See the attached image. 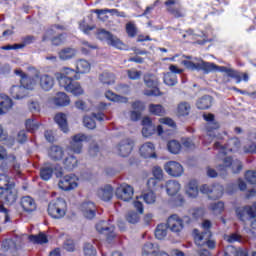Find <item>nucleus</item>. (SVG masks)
Returning <instances> with one entry per match:
<instances>
[{
    "instance_id": "37",
    "label": "nucleus",
    "mask_w": 256,
    "mask_h": 256,
    "mask_svg": "<svg viewBox=\"0 0 256 256\" xmlns=\"http://www.w3.org/2000/svg\"><path fill=\"white\" fill-rule=\"evenodd\" d=\"M148 111L150 115H154L155 117H164V115H167L165 107L161 104H149Z\"/></svg>"
},
{
    "instance_id": "62",
    "label": "nucleus",
    "mask_w": 256,
    "mask_h": 256,
    "mask_svg": "<svg viewBox=\"0 0 256 256\" xmlns=\"http://www.w3.org/2000/svg\"><path fill=\"white\" fill-rule=\"evenodd\" d=\"M245 179L248 181V183H251L252 185H256V172L255 171H247L245 173Z\"/></svg>"
},
{
    "instance_id": "17",
    "label": "nucleus",
    "mask_w": 256,
    "mask_h": 256,
    "mask_svg": "<svg viewBox=\"0 0 256 256\" xmlns=\"http://www.w3.org/2000/svg\"><path fill=\"white\" fill-rule=\"evenodd\" d=\"M134 147L135 142L132 139L127 138L122 140L117 146L118 155L120 157H129Z\"/></svg>"
},
{
    "instance_id": "2",
    "label": "nucleus",
    "mask_w": 256,
    "mask_h": 256,
    "mask_svg": "<svg viewBox=\"0 0 256 256\" xmlns=\"http://www.w3.org/2000/svg\"><path fill=\"white\" fill-rule=\"evenodd\" d=\"M79 79H81L79 72L69 67H64L62 72L57 74V81L60 87H63L67 93H71L74 97H79L85 93L81 83L77 82Z\"/></svg>"
},
{
    "instance_id": "34",
    "label": "nucleus",
    "mask_w": 256,
    "mask_h": 256,
    "mask_svg": "<svg viewBox=\"0 0 256 256\" xmlns=\"http://www.w3.org/2000/svg\"><path fill=\"white\" fill-rule=\"evenodd\" d=\"M75 55H77V50L72 47L62 48L58 52V56H59V59H61V61H69L70 59H73Z\"/></svg>"
},
{
    "instance_id": "10",
    "label": "nucleus",
    "mask_w": 256,
    "mask_h": 256,
    "mask_svg": "<svg viewBox=\"0 0 256 256\" xmlns=\"http://www.w3.org/2000/svg\"><path fill=\"white\" fill-rule=\"evenodd\" d=\"M115 195L121 201H131L135 195V189L129 184H122L116 188Z\"/></svg>"
},
{
    "instance_id": "52",
    "label": "nucleus",
    "mask_w": 256,
    "mask_h": 256,
    "mask_svg": "<svg viewBox=\"0 0 256 256\" xmlns=\"http://www.w3.org/2000/svg\"><path fill=\"white\" fill-rule=\"evenodd\" d=\"M209 209L214 213V215H219L220 213H223L225 204H223V202H215L210 204Z\"/></svg>"
},
{
    "instance_id": "47",
    "label": "nucleus",
    "mask_w": 256,
    "mask_h": 256,
    "mask_svg": "<svg viewBox=\"0 0 256 256\" xmlns=\"http://www.w3.org/2000/svg\"><path fill=\"white\" fill-rule=\"evenodd\" d=\"M66 39H67V33H60L56 36H53V37L51 36L49 41H51L54 47H59L63 45V43H65Z\"/></svg>"
},
{
    "instance_id": "7",
    "label": "nucleus",
    "mask_w": 256,
    "mask_h": 256,
    "mask_svg": "<svg viewBox=\"0 0 256 256\" xmlns=\"http://www.w3.org/2000/svg\"><path fill=\"white\" fill-rule=\"evenodd\" d=\"M58 187L62 191H72L79 187V178L75 174L64 176L58 183Z\"/></svg>"
},
{
    "instance_id": "30",
    "label": "nucleus",
    "mask_w": 256,
    "mask_h": 256,
    "mask_svg": "<svg viewBox=\"0 0 256 256\" xmlns=\"http://www.w3.org/2000/svg\"><path fill=\"white\" fill-rule=\"evenodd\" d=\"M211 105H213V97H211L210 95H204L196 102V107L200 111H206L207 109H211Z\"/></svg>"
},
{
    "instance_id": "59",
    "label": "nucleus",
    "mask_w": 256,
    "mask_h": 256,
    "mask_svg": "<svg viewBox=\"0 0 256 256\" xmlns=\"http://www.w3.org/2000/svg\"><path fill=\"white\" fill-rule=\"evenodd\" d=\"M126 220L128 221V223H139V214H137V212H128V214L126 215Z\"/></svg>"
},
{
    "instance_id": "35",
    "label": "nucleus",
    "mask_w": 256,
    "mask_h": 256,
    "mask_svg": "<svg viewBox=\"0 0 256 256\" xmlns=\"http://www.w3.org/2000/svg\"><path fill=\"white\" fill-rule=\"evenodd\" d=\"M186 195L190 199H196L199 196V184L197 181L192 180L186 186Z\"/></svg>"
},
{
    "instance_id": "26",
    "label": "nucleus",
    "mask_w": 256,
    "mask_h": 256,
    "mask_svg": "<svg viewBox=\"0 0 256 256\" xmlns=\"http://www.w3.org/2000/svg\"><path fill=\"white\" fill-rule=\"evenodd\" d=\"M13 109V100L5 94H0V115H5Z\"/></svg>"
},
{
    "instance_id": "45",
    "label": "nucleus",
    "mask_w": 256,
    "mask_h": 256,
    "mask_svg": "<svg viewBox=\"0 0 256 256\" xmlns=\"http://www.w3.org/2000/svg\"><path fill=\"white\" fill-rule=\"evenodd\" d=\"M167 148L170 153L173 155H179L181 152L182 145L177 140H170L167 143Z\"/></svg>"
},
{
    "instance_id": "8",
    "label": "nucleus",
    "mask_w": 256,
    "mask_h": 256,
    "mask_svg": "<svg viewBox=\"0 0 256 256\" xmlns=\"http://www.w3.org/2000/svg\"><path fill=\"white\" fill-rule=\"evenodd\" d=\"M200 191L208 195L210 199H220V197H223V186L221 184H214L212 186L204 184L200 187Z\"/></svg>"
},
{
    "instance_id": "23",
    "label": "nucleus",
    "mask_w": 256,
    "mask_h": 256,
    "mask_svg": "<svg viewBox=\"0 0 256 256\" xmlns=\"http://www.w3.org/2000/svg\"><path fill=\"white\" fill-rule=\"evenodd\" d=\"M19 205L24 213H33L37 209V203L31 196H24L20 199Z\"/></svg>"
},
{
    "instance_id": "38",
    "label": "nucleus",
    "mask_w": 256,
    "mask_h": 256,
    "mask_svg": "<svg viewBox=\"0 0 256 256\" xmlns=\"http://www.w3.org/2000/svg\"><path fill=\"white\" fill-rule=\"evenodd\" d=\"M54 103L57 107H67L71 103V99L65 92H58L54 98Z\"/></svg>"
},
{
    "instance_id": "55",
    "label": "nucleus",
    "mask_w": 256,
    "mask_h": 256,
    "mask_svg": "<svg viewBox=\"0 0 256 256\" xmlns=\"http://www.w3.org/2000/svg\"><path fill=\"white\" fill-rule=\"evenodd\" d=\"M11 184H13V182L10 181L9 176L6 174H0V189H2V191L7 189Z\"/></svg>"
},
{
    "instance_id": "57",
    "label": "nucleus",
    "mask_w": 256,
    "mask_h": 256,
    "mask_svg": "<svg viewBox=\"0 0 256 256\" xmlns=\"http://www.w3.org/2000/svg\"><path fill=\"white\" fill-rule=\"evenodd\" d=\"M84 255L85 256H97V250L90 243L84 245Z\"/></svg>"
},
{
    "instance_id": "14",
    "label": "nucleus",
    "mask_w": 256,
    "mask_h": 256,
    "mask_svg": "<svg viewBox=\"0 0 256 256\" xmlns=\"http://www.w3.org/2000/svg\"><path fill=\"white\" fill-rule=\"evenodd\" d=\"M14 73L20 77V85L24 87L26 91L32 90L35 87V80L33 77L27 75L23 70L15 69Z\"/></svg>"
},
{
    "instance_id": "61",
    "label": "nucleus",
    "mask_w": 256,
    "mask_h": 256,
    "mask_svg": "<svg viewBox=\"0 0 256 256\" xmlns=\"http://www.w3.org/2000/svg\"><path fill=\"white\" fill-rule=\"evenodd\" d=\"M221 125L217 121H213L206 124V131L207 133H212V131H217V129H220Z\"/></svg>"
},
{
    "instance_id": "5",
    "label": "nucleus",
    "mask_w": 256,
    "mask_h": 256,
    "mask_svg": "<svg viewBox=\"0 0 256 256\" xmlns=\"http://www.w3.org/2000/svg\"><path fill=\"white\" fill-rule=\"evenodd\" d=\"M67 213V202L64 199H57L49 203L48 214L52 219H63Z\"/></svg>"
},
{
    "instance_id": "27",
    "label": "nucleus",
    "mask_w": 256,
    "mask_h": 256,
    "mask_svg": "<svg viewBox=\"0 0 256 256\" xmlns=\"http://www.w3.org/2000/svg\"><path fill=\"white\" fill-rule=\"evenodd\" d=\"M48 155L52 161H61L65 156V151L58 145H53L48 149Z\"/></svg>"
},
{
    "instance_id": "31",
    "label": "nucleus",
    "mask_w": 256,
    "mask_h": 256,
    "mask_svg": "<svg viewBox=\"0 0 256 256\" xmlns=\"http://www.w3.org/2000/svg\"><path fill=\"white\" fill-rule=\"evenodd\" d=\"M55 123L59 126V129L63 131V133H69V124L67 123V115L64 113H58L54 117Z\"/></svg>"
},
{
    "instance_id": "43",
    "label": "nucleus",
    "mask_w": 256,
    "mask_h": 256,
    "mask_svg": "<svg viewBox=\"0 0 256 256\" xmlns=\"http://www.w3.org/2000/svg\"><path fill=\"white\" fill-rule=\"evenodd\" d=\"M55 175V165L53 166H44L40 170V177L43 181H49Z\"/></svg>"
},
{
    "instance_id": "40",
    "label": "nucleus",
    "mask_w": 256,
    "mask_h": 256,
    "mask_svg": "<svg viewBox=\"0 0 256 256\" xmlns=\"http://www.w3.org/2000/svg\"><path fill=\"white\" fill-rule=\"evenodd\" d=\"M76 71L78 75L89 73L91 71V63L85 59H79L76 61Z\"/></svg>"
},
{
    "instance_id": "49",
    "label": "nucleus",
    "mask_w": 256,
    "mask_h": 256,
    "mask_svg": "<svg viewBox=\"0 0 256 256\" xmlns=\"http://www.w3.org/2000/svg\"><path fill=\"white\" fill-rule=\"evenodd\" d=\"M126 75H127L128 79H130L131 81H137V80L141 79V75H143V72H141V70L131 68V69L126 70Z\"/></svg>"
},
{
    "instance_id": "18",
    "label": "nucleus",
    "mask_w": 256,
    "mask_h": 256,
    "mask_svg": "<svg viewBox=\"0 0 256 256\" xmlns=\"http://www.w3.org/2000/svg\"><path fill=\"white\" fill-rule=\"evenodd\" d=\"M164 169L170 177H181L184 173L183 166L177 161H168L164 165Z\"/></svg>"
},
{
    "instance_id": "39",
    "label": "nucleus",
    "mask_w": 256,
    "mask_h": 256,
    "mask_svg": "<svg viewBox=\"0 0 256 256\" xmlns=\"http://www.w3.org/2000/svg\"><path fill=\"white\" fill-rule=\"evenodd\" d=\"M58 29L59 31H66L67 27L65 25L61 24H54L51 26L50 29H48L42 36V42L45 43L46 41H49L53 35H55V30Z\"/></svg>"
},
{
    "instance_id": "13",
    "label": "nucleus",
    "mask_w": 256,
    "mask_h": 256,
    "mask_svg": "<svg viewBox=\"0 0 256 256\" xmlns=\"http://www.w3.org/2000/svg\"><path fill=\"white\" fill-rule=\"evenodd\" d=\"M96 121H109V118L105 116V114L99 112V113H92V116H85L83 118V124L87 129H95L97 127Z\"/></svg>"
},
{
    "instance_id": "4",
    "label": "nucleus",
    "mask_w": 256,
    "mask_h": 256,
    "mask_svg": "<svg viewBox=\"0 0 256 256\" xmlns=\"http://www.w3.org/2000/svg\"><path fill=\"white\" fill-rule=\"evenodd\" d=\"M215 151H218L220 157H226L227 153H239L241 149V140L238 137L232 138L226 145H221V142L214 143Z\"/></svg>"
},
{
    "instance_id": "54",
    "label": "nucleus",
    "mask_w": 256,
    "mask_h": 256,
    "mask_svg": "<svg viewBox=\"0 0 256 256\" xmlns=\"http://www.w3.org/2000/svg\"><path fill=\"white\" fill-rule=\"evenodd\" d=\"M164 83L166 85H169L170 87H173V85H177V75L168 72L164 76Z\"/></svg>"
},
{
    "instance_id": "33",
    "label": "nucleus",
    "mask_w": 256,
    "mask_h": 256,
    "mask_svg": "<svg viewBox=\"0 0 256 256\" xmlns=\"http://www.w3.org/2000/svg\"><path fill=\"white\" fill-rule=\"evenodd\" d=\"M97 196L102 201H111L113 197V187L111 185H106L97 191Z\"/></svg>"
},
{
    "instance_id": "28",
    "label": "nucleus",
    "mask_w": 256,
    "mask_h": 256,
    "mask_svg": "<svg viewBox=\"0 0 256 256\" xmlns=\"http://www.w3.org/2000/svg\"><path fill=\"white\" fill-rule=\"evenodd\" d=\"M80 209L86 219H93L95 217V211H97L93 202H84Z\"/></svg>"
},
{
    "instance_id": "20",
    "label": "nucleus",
    "mask_w": 256,
    "mask_h": 256,
    "mask_svg": "<svg viewBox=\"0 0 256 256\" xmlns=\"http://www.w3.org/2000/svg\"><path fill=\"white\" fill-rule=\"evenodd\" d=\"M83 141H87V136L85 134H76L72 137L70 142V149L73 153H81L83 151Z\"/></svg>"
},
{
    "instance_id": "1",
    "label": "nucleus",
    "mask_w": 256,
    "mask_h": 256,
    "mask_svg": "<svg viewBox=\"0 0 256 256\" xmlns=\"http://www.w3.org/2000/svg\"><path fill=\"white\" fill-rule=\"evenodd\" d=\"M182 65L188 69V71H203L205 75H209L212 71H220V73H226L230 79H234L236 83L249 81V74L247 72L241 73L235 69L227 68L225 66H218L213 62H206L200 59L198 63H194L191 60H183Z\"/></svg>"
},
{
    "instance_id": "9",
    "label": "nucleus",
    "mask_w": 256,
    "mask_h": 256,
    "mask_svg": "<svg viewBox=\"0 0 256 256\" xmlns=\"http://www.w3.org/2000/svg\"><path fill=\"white\" fill-rule=\"evenodd\" d=\"M18 195L19 192L15 188V184H10L0 193V197L6 205H13L17 201Z\"/></svg>"
},
{
    "instance_id": "15",
    "label": "nucleus",
    "mask_w": 256,
    "mask_h": 256,
    "mask_svg": "<svg viewBox=\"0 0 256 256\" xmlns=\"http://www.w3.org/2000/svg\"><path fill=\"white\" fill-rule=\"evenodd\" d=\"M99 35H101L103 37V39H106V41L108 42V45H111L112 47H115V49H124L125 48V44L123 43V41H121V39L113 36V34H111V32L102 29L99 31Z\"/></svg>"
},
{
    "instance_id": "22",
    "label": "nucleus",
    "mask_w": 256,
    "mask_h": 256,
    "mask_svg": "<svg viewBox=\"0 0 256 256\" xmlns=\"http://www.w3.org/2000/svg\"><path fill=\"white\" fill-rule=\"evenodd\" d=\"M131 107L134 110L130 112V119L132 121H139L143 111H145V102L136 100L135 102H132Z\"/></svg>"
},
{
    "instance_id": "42",
    "label": "nucleus",
    "mask_w": 256,
    "mask_h": 256,
    "mask_svg": "<svg viewBox=\"0 0 256 256\" xmlns=\"http://www.w3.org/2000/svg\"><path fill=\"white\" fill-rule=\"evenodd\" d=\"M99 81L103 85H114L115 75L112 72L104 71L99 75Z\"/></svg>"
},
{
    "instance_id": "48",
    "label": "nucleus",
    "mask_w": 256,
    "mask_h": 256,
    "mask_svg": "<svg viewBox=\"0 0 256 256\" xmlns=\"http://www.w3.org/2000/svg\"><path fill=\"white\" fill-rule=\"evenodd\" d=\"M169 227L167 226V224H159L157 227H156V230H155V237L156 239H165L167 237V233H168V230Z\"/></svg>"
},
{
    "instance_id": "50",
    "label": "nucleus",
    "mask_w": 256,
    "mask_h": 256,
    "mask_svg": "<svg viewBox=\"0 0 256 256\" xmlns=\"http://www.w3.org/2000/svg\"><path fill=\"white\" fill-rule=\"evenodd\" d=\"M28 239L31 243H37L38 245H43V243H47V236L43 233L39 235H31L28 236Z\"/></svg>"
},
{
    "instance_id": "12",
    "label": "nucleus",
    "mask_w": 256,
    "mask_h": 256,
    "mask_svg": "<svg viewBox=\"0 0 256 256\" xmlns=\"http://www.w3.org/2000/svg\"><path fill=\"white\" fill-rule=\"evenodd\" d=\"M236 215L240 221H247L249 217L250 219H254V217H256V203L252 206L238 208L236 210Z\"/></svg>"
},
{
    "instance_id": "32",
    "label": "nucleus",
    "mask_w": 256,
    "mask_h": 256,
    "mask_svg": "<svg viewBox=\"0 0 256 256\" xmlns=\"http://www.w3.org/2000/svg\"><path fill=\"white\" fill-rule=\"evenodd\" d=\"M143 256H159V245L151 242L146 243L142 248Z\"/></svg>"
},
{
    "instance_id": "58",
    "label": "nucleus",
    "mask_w": 256,
    "mask_h": 256,
    "mask_svg": "<svg viewBox=\"0 0 256 256\" xmlns=\"http://www.w3.org/2000/svg\"><path fill=\"white\" fill-rule=\"evenodd\" d=\"M225 163L226 165H231L233 169V173H241L243 169V164H241L240 161H236V162L226 161Z\"/></svg>"
},
{
    "instance_id": "44",
    "label": "nucleus",
    "mask_w": 256,
    "mask_h": 256,
    "mask_svg": "<svg viewBox=\"0 0 256 256\" xmlns=\"http://www.w3.org/2000/svg\"><path fill=\"white\" fill-rule=\"evenodd\" d=\"M125 31L130 39H135V37H137V34L139 33V29L133 21L126 23Z\"/></svg>"
},
{
    "instance_id": "63",
    "label": "nucleus",
    "mask_w": 256,
    "mask_h": 256,
    "mask_svg": "<svg viewBox=\"0 0 256 256\" xmlns=\"http://www.w3.org/2000/svg\"><path fill=\"white\" fill-rule=\"evenodd\" d=\"M224 239L228 243H237V241H241V235L233 233L230 235H226Z\"/></svg>"
},
{
    "instance_id": "60",
    "label": "nucleus",
    "mask_w": 256,
    "mask_h": 256,
    "mask_svg": "<svg viewBox=\"0 0 256 256\" xmlns=\"http://www.w3.org/2000/svg\"><path fill=\"white\" fill-rule=\"evenodd\" d=\"M153 177L157 179V181H163V169L159 166H155L152 169Z\"/></svg>"
},
{
    "instance_id": "53",
    "label": "nucleus",
    "mask_w": 256,
    "mask_h": 256,
    "mask_svg": "<svg viewBox=\"0 0 256 256\" xmlns=\"http://www.w3.org/2000/svg\"><path fill=\"white\" fill-rule=\"evenodd\" d=\"M142 199L145 201V203H147V205H153V203H155L157 200V196L155 195V192L149 191L142 195Z\"/></svg>"
},
{
    "instance_id": "11",
    "label": "nucleus",
    "mask_w": 256,
    "mask_h": 256,
    "mask_svg": "<svg viewBox=\"0 0 256 256\" xmlns=\"http://www.w3.org/2000/svg\"><path fill=\"white\" fill-rule=\"evenodd\" d=\"M167 227L172 233H181L185 228V222L177 214H173L167 219Z\"/></svg>"
},
{
    "instance_id": "21",
    "label": "nucleus",
    "mask_w": 256,
    "mask_h": 256,
    "mask_svg": "<svg viewBox=\"0 0 256 256\" xmlns=\"http://www.w3.org/2000/svg\"><path fill=\"white\" fill-rule=\"evenodd\" d=\"M77 167V162L71 161H62L59 164H55V176L56 177H63L64 171H73Z\"/></svg>"
},
{
    "instance_id": "25",
    "label": "nucleus",
    "mask_w": 256,
    "mask_h": 256,
    "mask_svg": "<svg viewBox=\"0 0 256 256\" xmlns=\"http://www.w3.org/2000/svg\"><path fill=\"white\" fill-rule=\"evenodd\" d=\"M144 83L146 87H149L151 89L146 91L145 93V95H147L148 97H159L163 95V93H161V90H159V88L157 87V81L148 77L144 79Z\"/></svg>"
},
{
    "instance_id": "51",
    "label": "nucleus",
    "mask_w": 256,
    "mask_h": 256,
    "mask_svg": "<svg viewBox=\"0 0 256 256\" xmlns=\"http://www.w3.org/2000/svg\"><path fill=\"white\" fill-rule=\"evenodd\" d=\"M97 49V45L91 44L87 41H82V47L80 48V51L83 55H89L92 51H95Z\"/></svg>"
},
{
    "instance_id": "46",
    "label": "nucleus",
    "mask_w": 256,
    "mask_h": 256,
    "mask_svg": "<svg viewBox=\"0 0 256 256\" xmlns=\"http://www.w3.org/2000/svg\"><path fill=\"white\" fill-rule=\"evenodd\" d=\"M25 127L28 133H35L41 127V123L37 122L34 118H29L25 122Z\"/></svg>"
},
{
    "instance_id": "3",
    "label": "nucleus",
    "mask_w": 256,
    "mask_h": 256,
    "mask_svg": "<svg viewBox=\"0 0 256 256\" xmlns=\"http://www.w3.org/2000/svg\"><path fill=\"white\" fill-rule=\"evenodd\" d=\"M202 228L205 229V232L200 233L199 230H194V241L198 247L207 246L208 249H215V241L211 240V221L205 220L202 223Z\"/></svg>"
},
{
    "instance_id": "64",
    "label": "nucleus",
    "mask_w": 256,
    "mask_h": 256,
    "mask_svg": "<svg viewBox=\"0 0 256 256\" xmlns=\"http://www.w3.org/2000/svg\"><path fill=\"white\" fill-rule=\"evenodd\" d=\"M155 133V126H144L142 128L143 137H151Z\"/></svg>"
},
{
    "instance_id": "6",
    "label": "nucleus",
    "mask_w": 256,
    "mask_h": 256,
    "mask_svg": "<svg viewBox=\"0 0 256 256\" xmlns=\"http://www.w3.org/2000/svg\"><path fill=\"white\" fill-rule=\"evenodd\" d=\"M164 6L166 12L174 17V19H183L185 17V10L178 0H166Z\"/></svg>"
},
{
    "instance_id": "24",
    "label": "nucleus",
    "mask_w": 256,
    "mask_h": 256,
    "mask_svg": "<svg viewBox=\"0 0 256 256\" xmlns=\"http://www.w3.org/2000/svg\"><path fill=\"white\" fill-rule=\"evenodd\" d=\"M38 79L42 91H51L55 87V78L49 74H41Z\"/></svg>"
},
{
    "instance_id": "16",
    "label": "nucleus",
    "mask_w": 256,
    "mask_h": 256,
    "mask_svg": "<svg viewBox=\"0 0 256 256\" xmlns=\"http://www.w3.org/2000/svg\"><path fill=\"white\" fill-rule=\"evenodd\" d=\"M139 154L143 159H158L157 152H155V144L152 142L142 144L139 148Z\"/></svg>"
},
{
    "instance_id": "29",
    "label": "nucleus",
    "mask_w": 256,
    "mask_h": 256,
    "mask_svg": "<svg viewBox=\"0 0 256 256\" xmlns=\"http://www.w3.org/2000/svg\"><path fill=\"white\" fill-rule=\"evenodd\" d=\"M10 95L13 99H25L29 92L22 85H13L10 88Z\"/></svg>"
},
{
    "instance_id": "41",
    "label": "nucleus",
    "mask_w": 256,
    "mask_h": 256,
    "mask_svg": "<svg viewBox=\"0 0 256 256\" xmlns=\"http://www.w3.org/2000/svg\"><path fill=\"white\" fill-rule=\"evenodd\" d=\"M166 191L169 195H177L181 191V184L177 180H169L166 182Z\"/></svg>"
},
{
    "instance_id": "36",
    "label": "nucleus",
    "mask_w": 256,
    "mask_h": 256,
    "mask_svg": "<svg viewBox=\"0 0 256 256\" xmlns=\"http://www.w3.org/2000/svg\"><path fill=\"white\" fill-rule=\"evenodd\" d=\"M191 113V104L189 102H180L176 108V115L178 117H189Z\"/></svg>"
},
{
    "instance_id": "19",
    "label": "nucleus",
    "mask_w": 256,
    "mask_h": 256,
    "mask_svg": "<svg viewBox=\"0 0 256 256\" xmlns=\"http://www.w3.org/2000/svg\"><path fill=\"white\" fill-rule=\"evenodd\" d=\"M96 231L102 235H106L108 240L115 237V226L105 221H100L96 224Z\"/></svg>"
},
{
    "instance_id": "56",
    "label": "nucleus",
    "mask_w": 256,
    "mask_h": 256,
    "mask_svg": "<svg viewBox=\"0 0 256 256\" xmlns=\"http://www.w3.org/2000/svg\"><path fill=\"white\" fill-rule=\"evenodd\" d=\"M159 123H161L162 125H167L172 129H177V123H175V120L170 117L160 118Z\"/></svg>"
}]
</instances>
